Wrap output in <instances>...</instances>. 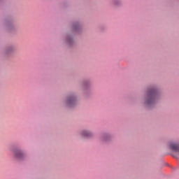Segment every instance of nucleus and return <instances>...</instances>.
Here are the masks:
<instances>
[{
	"mask_svg": "<svg viewBox=\"0 0 179 179\" xmlns=\"http://www.w3.org/2000/svg\"><path fill=\"white\" fill-rule=\"evenodd\" d=\"M15 51H16V47L15 45H10L7 48L6 54L8 55H12V54H14Z\"/></svg>",
	"mask_w": 179,
	"mask_h": 179,
	"instance_id": "2",
	"label": "nucleus"
},
{
	"mask_svg": "<svg viewBox=\"0 0 179 179\" xmlns=\"http://www.w3.org/2000/svg\"><path fill=\"white\" fill-rule=\"evenodd\" d=\"M82 136H84L85 138H90V136H92V133L87 131H83L82 132Z\"/></svg>",
	"mask_w": 179,
	"mask_h": 179,
	"instance_id": "4",
	"label": "nucleus"
},
{
	"mask_svg": "<svg viewBox=\"0 0 179 179\" xmlns=\"http://www.w3.org/2000/svg\"><path fill=\"white\" fill-rule=\"evenodd\" d=\"M156 98V90H152L148 93V99L146 101V104L150 106V104H153L155 103V99Z\"/></svg>",
	"mask_w": 179,
	"mask_h": 179,
	"instance_id": "1",
	"label": "nucleus"
},
{
	"mask_svg": "<svg viewBox=\"0 0 179 179\" xmlns=\"http://www.w3.org/2000/svg\"><path fill=\"white\" fill-rule=\"evenodd\" d=\"M76 101V99H75V97L71 96L70 98H68V99H67V104L71 106L73 104H75Z\"/></svg>",
	"mask_w": 179,
	"mask_h": 179,
	"instance_id": "3",
	"label": "nucleus"
},
{
	"mask_svg": "<svg viewBox=\"0 0 179 179\" xmlns=\"http://www.w3.org/2000/svg\"><path fill=\"white\" fill-rule=\"evenodd\" d=\"M14 155L17 159H22L23 157V154L20 151L15 152Z\"/></svg>",
	"mask_w": 179,
	"mask_h": 179,
	"instance_id": "5",
	"label": "nucleus"
},
{
	"mask_svg": "<svg viewBox=\"0 0 179 179\" xmlns=\"http://www.w3.org/2000/svg\"><path fill=\"white\" fill-rule=\"evenodd\" d=\"M115 5H117V3H115Z\"/></svg>",
	"mask_w": 179,
	"mask_h": 179,
	"instance_id": "6",
	"label": "nucleus"
}]
</instances>
